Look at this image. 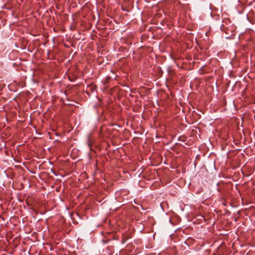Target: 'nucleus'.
I'll return each instance as SVG.
<instances>
[{
    "instance_id": "f257e3e1",
    "label": "nucleus",
    "mask_w": 255,
    "mask_h": 255,
    "mask_svg": "<svg viewBox=\"0 0 255 255\" xmlns=\"http://www.w3.org/2000/svg\"><path fill=\"white\" fill-rule=\"evenodd\" d=\"M221 28L222 30L228 35H234L236 29V26L232 23L229 18H225L223 21Z\"/></svg>"
},
{
    "instance_id": "f03ea898",
    "label": "nucleus",
    "mask_w": 255,
    "mask_h": 255,
    "mask_svg": "<svg viewBox=\"0 0 255 255\" xmlns=\"http://www.w3.org/2000/svg\"><path fill=\"white\" fill-rule=\"evenodd\" d=\"M178 140L184 142L186 140V137L185 136H180L178 137Z\"/></svg>"
},
{
    "instance_id": "7ed1b4c3",
    "label": "nucleus",
    "mask_w": 255,
    "mask_h": 255,
    "mask_svg": "<svg viewBox=\"0 0 255 255\" xmlns=\"http://www.w3.org/2000/svg\"><path fill=\"white\" fill-rule=\"evenodd\" d=\"M179 218V217L178 216H176V221L178 220Z\"/></svg>"
},
{
    "instance_id": "20e7f679",
    "label": "nucleus",
    "mask_w": 255,
    "mask_h": 255,
    "mask_svg": "<svg viewBox=\"0 0 255 255\" xmlns=\"http://www.w3.org/2000/svg\"><path fill=\"white\" fill-rule=\"evenodd\" d=\"M176 174H177V173H180V172H179V171H178V170H176Z\"/></svg>"
}]
</instances>
